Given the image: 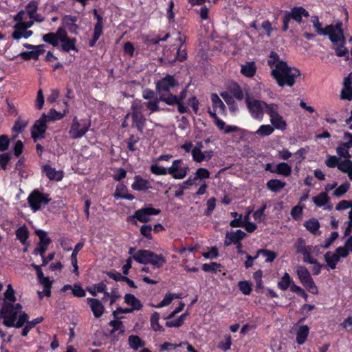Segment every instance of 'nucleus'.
I'll use <instances>...</instances> for the list:
<instances>
[{"label":"nucleus","instance_id":"obj_1","mask_svg":"<svg viewBox=\"0 0 352 352\" xmlns=\"http://www.w3.org/2000/svg\"><path fill=\"white\" fill-rule=\"evenodd\" d=\"M267 64L272 69L271 76L279 87H292L296 78L300 76V72L297 68L289 67L275 52H271Z\"/></svg>","mask_w":352,"mask_h":352},{"label":"nucleus","instance_id":"obj_2","mask_svg":"<svg viewBox=\"0 0 352 352\" xmlns=\"http://www.w3.org/2000/svg\"><path fill=\"white\" fill-rule=\"evenodd\" d=\"M21 309L22 306L19 303L12 305L5 302L0 310V317L3 318V324L7 327L20 328L26 323L32 328L43 320V317H38L32 321H28V315L22 312Z\"/></svg>","mask_w":352,"mask_h":352},{"label":"nucleus","instance_id":"obj_3","mask_svg":"<svg viewBox=\"0 0 352 352\" xmlns=\"http://www.w3.org/2000/svg\"><path fill=\"white\" fill-rule=\"evenodd\" d=\"M43 40L54 47H58L60 44L61 50L65 52L71 50L78 51L76 47V39L69 38L63 28H59L54 33L51 32L43 35Z\"/></svg>","mask_w":352,"mask_h":352},{"label":"nucleus","instance_id":"obj_4","mask_svg":"<svg viewBox=\"0 0 352 352\" xmlns=\"http://www.w3.org/2000/svg\"><path fill=\"white\" fill-rule=\"evenodd\" d=\"M178 84L172 76H166L156 82V91L160 96L159 100L172 105L178 101L177 96L168 94L170 89Z\"/></svg>","mask_w":352,"mask_h":352},{"label":"nucleus","instance_id":"obj_5","mask_svg":"<svg viewBox=\"0 0 352 352\" xmlns=\"http://www.w3.org/2000/svg\"><path fill=\"white\" fill-rule=\"evenodd\" d=\"M245 104L251 117L258 121H262L264 113H268L273 103H267L264 100L255 99L251 97L248 93L245 98Z\"/></svg>","mask_w":352,"mask_h":352},{"label":"nucleus","instance_id":"obj_6","mask_svg":"<svg viewBox=\"0 0 352 352\" xmlns=\"http://www.w3.org/2000/svg\"><path fill=\"white\" fill-rule=\"evenodd\" d=\"M131 109V112L126 114V119L131 117L132 126L136 127L139 131L142 132L146 123V118L143 115L144 106L142 102L140 100H134Z\"/></svg>","mask_w":352,"mask_h":352},{"label":"nucleus","instance_id":"obj_7","mask_svg":"<svg viewBox=\"0 0 352 352\" xmlns=\"http://www.w3.org/2000/svg\"><path fill=\"white\" fill-rule=\"evenodd\" d=\"M161 212L160 209L154 208L151 206L140 208L135 211L133 215L127 217V221L136 224L137 221L146 223L151 221V216L157 215Z\"/></svg>","mask_w":352,"mask_h":352},{"label":"nucleus","instance_id":"obj_8","mask_svg":"<svg viewBox=\"0 0 352 352\" xmlns=\"http://www.w3.org/2000/svg\"><path fill=\"white\" fill-rule=\"evenodd\" d=\"M51 201L49 195L37 190H33L28 197V202L33 212L38 211Z\"/></svg>","mask_w":352,"mask_h":352},{"label":"nucleus","instance_id":"obj_9","mask_svg":"<svg viewBox=\"0 0 352 352\" xmlns=\"http://www.w3.org/2000/svg\"><path fill=\"white\" fill-rule=\"evenodd\" d=\"M296 273L300 281L306 287V289L310 293L317 294L318 292V288L308 270L305 266L300 265L297 267Z\"/></svg>","mask_w":352,"mask_h":352},{"label":"nucleus","instance_id":"obj_10","mask_svg":"<svg viewBox=\"0 0 352 352\" xmlns=\"http://www.w3.org/2000/svg\"><path fill=\"white\" fill-rule=\"evenodd\" d=\"M342 23L341 21L337 22L335 25L331 24L326 27L324 36H328L329 40L333 43L338 42L346 43V38L344 36L343 30L342 29Z\"/></svg>","mask_w":352,"mask_h":352},{"label":"nucleus","instance_id":"obj_11","mask_svg":"<svg viewBox=\"0 0 352 352\" xmlns=\"http://www.w3.org/2000/svg\"><path fill=\"white\" fill-rule=\"evenodd\" d=\"M279 106L273 103L267 115L270 117V121L274 129L285 131L287 128V122L283 117L279 113Z\"/></svg>","mask_w":352,"mask_h":352},{"label":"nucleus","instance_id":"obj_12","mask_svg":"<svg viewBox=\"0 0 352 352\" xmlns=\"http://www.w3.org/2000/svg\"><path fill=\"white\" fill-rule=\"evenodd\" d=\"M168 174L175 179L185 178L189 170V168L182 160H175L172 162L171 166L168 168Z\"/></svg>","mask_w":352,"mask_h":352},{"label":"nucleus","instance_id":"obj_13","mask_svg":"<svg viewBox=\"0 0 352 352\" xmlns=\"http://www.w3.org/2000/svg\"><path fill=\"white\" fill-rule=\"evenodd\" d=\"M346 248H338L335 252H327L324 254V259L327 263V265L331 269H335L337 263L340 261L341 258H346L348 256V253Z\"/></svg>","mask_w":352,"mask_h":352},{"label":"nucleus","instance_id":"obj_14","mask_svg":"<svg viewBox=\"0 0 352 352\" xmlns=\"http://www.w3.org/2000/svg\"><path fill=\"white\" fill-rule=\"evenodd\" d=\"M46 122L47 116L45 113L35 122L31 130L32 138L34 139V142L37 141L38 139L44 138L47 129Z\"/></svg>","mask_w":352,"mask_h":352},{"label":"nucleus","instance_id":"obj_15","mask_svg":"<svg viewBox=\"0 0 352 352\" xmlns=\"http://www.w3.org/2000/svg\"><path fill=\"white\" fill-rule=\"evenodd\" d=\"M89 126L80 123L76 117H75L71 125L69 131V136L73 139H77L82 137L88 131Z\"/></svg>","mask_w":352,"mask_h":352},{"label":"nucleus","instance_id":"obj_16","mask_svg":"<svg viewBox=\"0 0 352 352\" xmlns=\"http://www.w3.org/2000/svg\"><path fill=\"white\" fill-rule=\"evenodd\" d=\"M36 234L39 238V242L34 250V253L39 254L41 257H43V254H45L48 245L51 243V239L47 236V232L42 230H36Z\"/></svg>","mask_w":352,"mask_h":352},{"label":"nucleus","instance_id":"obj_17","mask_svg":"<svg viewBox=\"0 0 352 352\" xmlns=\"http://www.w3.org/2000/svg\"><path fill=\"white\" fill-rule=\"evenodd\" d=\"M87 301L95 318H98L102 316L104 307L101 301L96 298H87Z\"/></svg>","mask_w":352,"mask_h":352},{"label":"nucleus","instance_id":"obj_18","mask_svg":"<svg viewBox=\"0 0 352 352\" xmlns=\"http://www.w3.org/2000/svg\"><path fill=\"white\" fill-rule=\"evenodd\" d=\"M14 31L12 34L13 39L19 41L21 38H28L30 37L33 32L31 30H28L21 26L20 24H15L13 27Z\"/></svg>","mask_w":352,"mask_h":352},{"label":"nucleus","instance_id":"obj_19","mask_svg":"<svg viewBox=\"0 0 352 352\" xmlns=\"http://www.w3.org/2000/svg\"><path fill=\"white\" fill-rule=\"evenodd\" d=\"M344 87L341 91V98L352 100V73L344 78L343 82Z\"/></svg>","mask_w":352,"mask_h":352},{"label":"nucleus","instance_id":"obj_20","mask_svg":"<svg viewBox=\"0 0 352 352\" xmlns=\"http://www.w3.org/2000/svg\"><path fill=\"white\" fill-rule=\"evenodd\" d=\"M245 236V233L241 230H237L235 232H228L226 234L225 245L228 246L231 243H238Z\"/></svg>","mask_w":352,"mask_h":352},{"label":"nucleus","instance_id":"obj_21","mask_svg":"<svg viewBox=\"0 0 352 352\" xmlns=\"http://www.w3.org/2000/svg\"><path fill=\"white\" fill-rule=\"evenodd\" d=\"M94 14L98 19V23L96 24L94 27V33L93 38L89 42V46L91 47H93L95 45L96 42L98 41V39L100 38L102 33V16L98 14L96 10H94Z\"/></svg>","mask_w":352,"mask_h":352},{"label":"nucleus","instance_id":"obj_22","mask_svg":"<svg viewBox=\"0 0 352 352\" xmlns=\"http://www.w3.org/2000/svg\"><path fill=\"white\" fill-rule=\"evenodd\" d=\"M309 333V328L308 327L307 325L298 326L296 332V341L297 344L299 345L303 344L307 340Z\"/></svg>","mask_w":352,"mask_h":352},{"label":"nucleus","instance_id":"obj_23","mask_svg":"<svg viewBox=\"0 0 352 352\" xmlns=\"http://www.w3.org/2000/svg\"><path fill=\"white\" fill-rule=\"evenodd\" d=\"M77 18L74 16L66 15L62 19L63 28H67L71 32L76 33L78 25Z\"/></svg>","mask_w":352,"mask_h":352},{"label":"nucleus","instance_id":"obj_24","mask_svg":"<svg viewBox=\"0 0 352 352\" xmlns=\"http://www.w3.org/2000/svg\"><path fill=\"white\" fill-rule=\"evenodd\" d=\"M131 187L135 190H146L151 188V184L148 180L143 179L141 176L136 175Z\"/></svg>","mask_w":352,"mask_h":352},{"label":"nucleus","instance_id":"obj_25","mask_svg":"<svg viewBox=\"0 0 352 352\" xmlns=\"http://www.w3.org/2000/svg\"><path fill=\"white\" fill-rule=\"evenodd\" d=\"M256 69L254 61L246 62L241 65V73L245 77L251 78L255 75Z\"/></svg>","mask_w":352,"mask_h":352},{"label":"nucleus","instance_id":"obj_26","mask_svg":"<svg viewBox=\"0 0 352 352\" xmlns=\"http://www.w3.org/2000/svg\"><path fill=\"white\" fill-rule=\"evenodd\" d=\"M273 173L289 177L292 174V166L285 162L278 163L273 169Z\"/></svg>","mask_w":352,"mask_h":352},{"label":"nucleus","instance_id":"obj_27","mask_svg":"<svg viewBox=\"0 0 352 352\" xmlns=\"http://www.w3.org/2000/svg\"><path fill=\"white\" fill-rule=\"evenodd\" d=\"M43 170L46 174V176L51 180L54 179L56 181H60L63 179V172L56 170L55 168L51 167L50 166H44Z\"/></svg>","mask_w":352,"mask_h":352},{"label":"nucleus","instance_id":"obj_28","mask_svg":"<svg viewBox=\"0 0 352 352\" xmlns=\"http://www.w3.org/2000/svg\"><path fill=\"white\" fill-rule=\"evenodd\" d=\"M124 302L131 307L133 310H140L142 308L141 302L133 294H127L124 296Z\"/></svg>","mask_w":352,"mask_h":352},{"label":"nucleus","instance_id":"obj_29","mask_svg":"<svg viewBox=\"0 0 352 352\" xmlns=\"http://www.w3.org/2000/svg\"><path fill=\"white\" fill-rule=\"evenodd\" d=\"M151 251L146 250H139L133 256V260L142 264H147L149 258Z\"/></svg>","mask_w":352,"mask_h":352},{"label":"nucleus","instance_id":"obj_30","mask_svg":"<svg viewBox=\"0 0 352 352\" xmlns=\"http://www.w3.org/2000/svg\"><path fill=\"white\" fill-rule=\"evenodd\" d=\"M266 186L270 190L276 192L283 189L286 186V183L279 179H274L269 180Z\"/></svg>","mask_w":352,"mask_h":352},{"label":"nucleus","instance_id":"obj_31","mask_svg":"<svg viewBox=\"0 0 352 352\" xmlns=\"http://www.w3.org/2000/svg\"><path fill=\"white\" fill-rule=\"evenodd\" d=\"M291 12L292 19L298 23L302 21V16H309L308 12L302 7H295L292 9Z\"/></svg>","mask_w":352,"mask_h":352},{"label":"nucleus","instance_id":"obj_32","mask_svg":"<svg viewBox=\"0 0 352 352\" xmlns=\"http://www.w3.org/2000/svg\"><path fill=\"white\" fill-rule=\"evenodd\" d=\"M211 100L213 109L218 110L219 113H226V107L217 94H212L211 95Z\"/></svg>","mask_w":352,"mask_h":352},{"label":"nucleus","instance_id":"obj_33","mask_svg":"<svg viewBox=\"0 0 352 352\" xmlns=\"http://www.w3.org/2000/svg\"><path fill=\"white\" fill-rule=\"evenodd\" d=\"M346 43L338 42L335 45H338L337 46H334L333 49L336 51V54L338 56H346L345 60L349 61V63H352V61L350 60V58L349 56V51L348 49L344 46Z\"/></svg>","mask_w":352,"mask_h":352},{"label":"nucleus","instance_id":"obj_34","mask_svg":"<svg viewBox=\"0 0 352 352\" xmlns=\"http://www.w3.org/2000/svg\"><path fill=\"white\" fill-rule=\"evenodd\" d=\"M148 257V263H151L155 267H162L166 262L165 258L162 256L157 255L151 251Z\"/></svg>","mask_w":352,"mask_h":352},{"label":"nucleus","instance_id":"obj_35","mask_svg":"<svg viewBox=\"0 0 352 352\" xmlns=\"http://www.w3.org/2000/svg\"><path fill=\"white\" fill-rule=\"evenodd\" d=\"M340 171L347 173L349 177L352 180V162L349 159L340 161L338 168Z\"/></svg>","mask_w":352,"mask_h":352},{"label":"nucleus","instance_id":"obj_36","mask_svg":"<svg viewBox=\"0 0 352 352\" xmlns=\"http://www.w3.org/2000/svg\"><path fill=\"white\" fill-rule=\"evenodd\" d=\"M39 283L43 286V292H38V294L41 298H43V294H44L46 296H50L51 294V285L52 282L50 280L48 277H45L43 279H41L38 280Z\"/></svg>","mask_w":352,"mask_h":352},{"label":"nucleus","instance_id":"obj_37","mask_svg":"<svg viewBox=\"0 0 352 352\" xmlns=\"http://www.w3.org/2000/svg\"><path fill=\"white\" fill-rule=\"evenodd\" d=\"M68 109H65L63 110V113L58 112L55 109H52L48 112L47 116V121H54V120H59L62 119L67 113H68Z\"/></svg>","mask_w":352,"mask_h":352},{"label":"nucleus","instance_id":"obj_38","mask_svg":"<svg viewBox=\"0 0 352 352\" xmlns=\"http://www.w3.org/2000/svg\"><path fill=\"white\" fill-rule=\"evenodd\" d=\"M129 345L133 350H138L139 348L144 346V342L138 336L131 335L129 337Z\"/></svg>","mask_w":352,"mask_h":352},{"label":"nucleus","instance_id":"obj_39","mask_svg":"<svg viewBox=\"0 0 352 352\" xmlns=\"http://www.w3.org/2000/svg\"><path fill=\"white\" fill-rule=\"evenodd\" d=\"M16 239L24 244L29 236V231L26 226H23L16 230Z\"/></svg>","mask_w":352,"mask_h":352},{"label":"nucleus","instance_id":"obj_40","mask_svg":"<svg viewBox=\"0 0 352 352\" xmlns=\"http://www.w3.org/2000/svg\"><path fill=\"white\" fill-rule=\"evenodd\" d=\"M274 131V129L272 124H263L255 131V134L265 137L271 135Z\"/></svg>","mask_w":352,"mask_h":352},{"label":"nucleus","instance_id":"obj_41","mask_svg":"<svg viewBox=\"0 0 352 352\" xmlns=\"http://www.w3.org/2000/svg\"><path fill=\"white\" fill-rule=\"evenodd\" d=\"M293 283L289 274L287 272L284 274L278 283V287L281 290H286Z\"/></svg>","mask_w":352,"mask_h":352},{"label":"nucleus","instance_id":"obj_42","mask_svg":"<svg viewBox=\"0 0 352 352\" xmlns=\"http://www.w3.org/2000/svg\"><path fill=\"white\" fill-rule=\"evenodd\" d=\"M349 148H350L340 142L336 148V153L340 157L349 159L351 157Z\"/></svg>","mask_w":352,"mask_h":352},{"label":"nucleus","instance_id":"obj_43","mask_svg":"<svg viewBox=\"0 0 352 352\" xmlns=\"http://www.w3.org/2000/svg\"><path fill=\"white\" fill-rule=\"evenodd\" d=\"M312 199L314 203L318 207H322L329 201V197L327 192H321L317 196L314 197Z\"/></svg>","mask_w":352,"mask_h":352},{"label":"nucleus","instance_id":"obj_44","mask_svg":"<svg viewBox=\"0 0 352 352\" xmlns=\"http://www.w3.org/2000/svg\"><path fill=\"white\" fill-rule=\"evenodd\" d=\"M4 297L5 300L3 304L6 302L14 305L13 302L16 301V297L14 296V290L10 284L7 286V289L4 293Z\"/></svg>","mask_w":352,"mask_h":352},{"label":"nucleus","instance_id":"obj_45","mask_svg":"<svg viewBox=\"0 0 352 352\" xmlns=\"http://www.w3.org/2000/svg\"><path fill=\"white\" fill-rule=\"evenodd\" d=\"M151 172L156 175H166L168 174V170L166 168L160 166L157 163H153L150 166Z\"/></svg>","mask_w":352,"mask_h":352},{"label":"nucleus","instance_id":"obj_46","mask_svg":"<svg viewBox=\"0 0 352 352\" xmlns=\"http://www.w3.org/2000/svg\"><path fill=\"white\" fill-rule=\"evenodd\" d=\"M262 254L265 258L266 262H272L276 257V254L269 250L260 249L257 251L256 255Z\"/></svg>","mask_w":352,"mask_h":352},{"label":"nucleus","instance_id":"obj_47","mask_svg":"<svg viewBox=\"0 0 352 352\" xmlns=\"http://www.w3.org/2000/svg\"><path fill=\"white\" fill-rule=\"evenodd\" d=\"M107 289V286L103 283L94 285L90 288H87V291L94 296H96L98 293L104 292Z\"/></svg>","mask_w":352,"mask_h":352},{"label":"nucleus","instance_id":"obj_48","mask_svg":"<svg viewBox=\"0 0 352 352\" xmlns=\"http://www.w3.org/2000/svg\"><path fill=\"white\" fill-rule=\"evenodd\" d=\"M305 226L309 231L316 234L320 227V223L318 220L312 219L306 221L305 223Z\"/></svg>","mask_w":352,"mask_h":352},{"label":"nucleus","instance_id":"obj_49","mask_svg":"<svg viewBox=\"0 0 352 352\" xmlns=\"http://www.w3.org/2000/svg\"><path fill=\"white\" fill-rule=\"evenodd\" d=\"M179 298V296L177 294H166L164 299L157 305L154 307L156 308H161L162 307L168 305L174 298Z\"/></svg>","mask_w":352,"mask_h":352},{"label":"nucleus","instance_id":"obj_50","mask_svg":"<svg viewBox=\"0 0 352 352\" xmlns=\"http://www.w3.org/2000/svg\"><path fill=\"white\" fill-rule=\"evenodd\" d=\"M311 21L313 23V25L314 28L316 29V31L318 34L319 35H324L326 28H322L321 23L319 21V19L317 16H314L311 19Z\"/></svg>","mask_w":352,"mask_h":352},{"label":"nucleus","instance_id":"obj_51","mask_svg":"<svg viewBox=\"0 0 352 352\" xmlns=\"http://www.w3.org/2000/svg\"><path fill=\"white\" fill-rule=\"evenodd\" d=\"M350 184L348 182L342 184L340 186L335 189L333 195L336 197H340L345 194L349 189Z\"/></svg>","mask_w":352,"mask_h":352},{"label":"nucleus","instance_id":"obj_52","mask_svg":"<svg viewBox=\"0 0 352 352\" xmlns=\"http://www.w3.org/2000/svg\"><path fill=\"white\" fill-rule=\"evenodd\" d=\"M232 96L238 100H242L244 98V93L242 89L237 85L234 84L230 89Z\"/></svg>","mask_w":352,"mask_h":352},{"label":"nucleus","instance_id":"obj_53","mask_svg":"<svg viewBox=\"0 0 352 352\" xmlns=\"http://www.w3.org/2000/svg\"><path fill=\"white\" fill-rule=\"evenodd\" d=\"M220 95L227 103V104L230 107L231 110L234 111L237 109L233 97L230 96L228 92H222Z\"/></svg>","mask_w":352,"mask_h":352},{"label":"nucleus","instance_id":"obj_54","mask_svg":"<svg viewBox=\"0 0 352 352\" xmlns=\"http://www.w3.org/2000/svg\"><path fill=\"white\" fill-rule=\"evenodd\" d=\"M188 315L187 313L183 314L175 320L166 322V324L169 327H179L183 324Z\"/></svg>","mask_w":352,"mask_h":352},{"label":"nucleus","instance_id":"obj_55","mask_svg":"<svg viewBox=\"0 0 352 352\" xmlns=\"http://www.w3.org/2000/svg\"><path fill=\"white\" fill-rule=\"evenodd\" d=\"M192 156L195 162L200 163L205 160L204 152L198 147H195L192 150Z\"/></svg>","mask_w":352,"mask_h":352},{"label":"nucleus","instance_id":"obj_56","mask_svg":"<svg viewBox=\"0 0 352 352\" xmlns=\"http://www.w3.org/2000/svg\"><path fill=\"white\" fill-rule=\"evenodd\" d=\"M160 314L157 312H154L151 317V325L152 329L157 331L162 329V327L159 324Z\"/></svg>","mask_w":352,"mask_h":352},{"label":"nucleus","instance_id":"obj_57","mask_svg":"<svg viewBox=\"0 0 352 352\" xmlns=\"http://www.w3.org/2000/svg\"><path fill=\"white\" fill-rule=\"evenodd\" d=\"M38 3L36 1H31L27 4L25 7V11L29 18L32 17L34 14L37 12Z\"/></svg>","mask_w":352,"mask_h":352},{"label":"nucleus","instance_id":"obj_58","mask_svg":"<svg viewBox=\"0 0 352 352\" xmlns=\"http://www.w3.org/2000/svg\"><path fill=\"white\" fill-rule=\"evenodd\" d=\"M240 291L245 295H248L252 292V285L248 281H240L238 284Z\"/></svg>","mask_w":352,"mask_h":352},{"label":"nucleus","instance_id":"obj_59","mask_svg":"<svg viewBox=\"0 0 352 352\" xmlns=\"http://www.w3.org/2000/svg\"><path fill=\"white\" fill-rule=\"evenodd\" d=\"M28 124V120H23L19 118L15 122L12 130L18 133H20L27 126Z\"/></svg>","mask_w":352,"mask_h":352},{"label":"nucleus","instance_id":"obj_60","mask_svg":"<svg viewBox=\"0 0 352 352\" xmlns=\"http://www.w3.org/2000/svg\"><path fill=\"white\" fill-rule=\"evenodd\" d=\"M231 344V336L230 335H226L224 340H222L219 343L218 348L226 351L230 349Z\"/></svg>","mask_w":352,"mask_h":352},{"label":"nucleus","instance_id":"obj_61","mask_svg":"<svg viewBox=\"0 0 352 352\" xmlns=\"http://www.w3.org/2000/svg\"><path fill=\"white\" fill-rule=\"evenodd\" d=\"M312 247L308 246L307 248L302 253L303 256V261L308 263H316V259L311 257V253Z\"/></svg>","mask_w":352,"mask_h":352},{"label":"nucleus","instance_id":"obj_62","mask_svg":"<svg viewBox=\"0 0 352 352\" xmlns=\"http://www.w3.org/2000/svg\"><path fill=\"white\" fill-rule=\"evenodd\" d=\"M109 325L113 327L112 331H119L122 333H123L125 331V328L122 324V322L120 320H111L109 322Z\"/></svg>","mask_w":352,"mask_h":352},{"label":"nucleus","instance_id":"obj_63","mask_svg":"<svg viewBox=\"0 0 352 352\" xmlns=\"http://www.w3.org/2000/svg\"><path fill=\"white\" fill-rule=\"evenodd\" d=\"M210 172L204 168H199L195 173V179H208L210 177Z\"/></svg>","mask_w":352,"mask_h":352},{"label":"nucleus","instance_id":"obj_64","mask_svg":"<svg viewBox=\"0 0 352 352\" xmlns=\"http://www.w3.org/2000/svg\"><path fill=\"white\" fill-rule=\"evenodd\" d=\"M340 163L339 159L336 156H329L327 159L325 164L329 168H334L337 166L338 168V164Z\"/></svg>","mask_w":352,"mask_h":352}]
</instances>
